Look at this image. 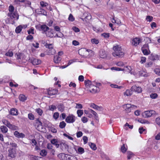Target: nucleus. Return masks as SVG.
<instances>
[{
  "label": "nucleus",
  "mask_w": 160,
  "mask_h": 160,
  "mask_svg": "<svg viewBox=\"0 0 160 160\" xmlns=\"http://www.w3.org/2000/svg\"><path fill=\"white\" fill-rule=\"evenodd\" d=\"M14 7L10 5L8 7L9 12L7 16L11 19L18 20L19 19V16L17 11H14Z\"/></svg>",
  "instance_id": "f257e3e1"
},
{
  "label": "nucleus",
  "mask_w": 160,
  "mask_h": 160,
  "mask_svg": "<svg viewBox=\"0 0 160 160\" xmlns=\"http://www.w3.org/2000/svg\"><path fill=\"white\" fill-rule=\"evenodd\" d=\"M114 52L112 53V55L114 57L120 58L123 57L124 53L122 51V49L121 47L118 45H116L113 47Z\"/></svg>",
  "instance_id": "f03ea898"
},
{
  "label": "nucleus",
  "mask_w": 160,
  "mask_h": 160,
  "mask_svg": "<svg viewBox=\"0 0 160 160\" xmlns=\"http://www.w3.org/2000/svg\"><path fill=\"white\" fill-rule=\"evenodd\" d=\"M123 108L125 112L128 113L133 112L137 108V106L130 104H126L123 105Z\"/></svg>",
  "instance_id": "7ed1b4c3"
},
{
  "label": "nucleus",
  "mask_w": 160,
  "mask_h": 160,
  "mask_svg": "<svg viewBox=\"0 0 160 160\" xmlns=\"http://www.w3.org/2000/svg\"><path fill=\"white\" fill-rule=\"evenodd\" d=\"M61 157L62 159L64 160H78L77 158L75 156L61 153L59 154L58 157Z\"/></svg>",
  "instance_id": "20e7f679"
},
{
  "label": "nucleus",
  "mask_w": 160,
  "mask_h": 160,
  "mask_svg": "<svg viewBox=\"0 0 160 160\" xmlns=\"http://www.w3.org/2000/svg\"><path fill=\"white\" fill-rule=\"evenodd\" d=\"M141 50L144 55H148L150 53L148 44H145L141 48Z\"/></svg>",
  "instance_id": "39448f33"
},
{
  "label": "nucleus",
  "mask_w": 160,
  "mask_h": 160,
  "mask_svg": "<svg viewBox=\"0 0 160 160\" xmlns=\"http://www.w3.org/2000/svg\"><path fill=\"white\" fill-rule=\"evenodd\" d=\"M142 42L141 39L139 37H135L131 39V42L132 46L136 47Z\"/></svg>",
  "instance_id": "423d86ee"
},
{
  "label": "nucleus",
  "mask_w": 160,
  "mask_h": 160,
  "mask_svg": "<svg viewBox=\"0 0 160 160\" xmlns=\"http://www.w3.org/2000/svg\"><path fill=\"white\" fill-rule=\"evenodd\" d=\"M78 54L83 57H86L88 54V52L85 48H81L78 51Z\"/></svg>",
  "instance_id": "0eeeda50"
},
{
  "label": "nucleus",
  "mask_w": 160,
  "mask_h": 160,
  "mask_svg": "<svg viewBox=\"0 0 160 160\" xmlns=\"http://www.w3.org/2000/svg\"><path fill=\"white\" fill-rule=\"evenodd\" d=\"M75 120V116L72 115H69L66 118L65 121L68 123H72Z\"/></svg>",
  "instance_id": "6e6552de"
},
{
  "label": "nucleus",
  "mask_w": 160,
  "mask_h": 160,
  "mask_svg": "<svg viewBox=\"0 0 160 160\" xmlns=\"http://www.w3.org/2000/svg\"><path fill=\"white\" fill-rule=\"evenodd\" d=\"M131 90L133 92H137L138 93H140L142 92V89L139 86H138L136 85L132 86L131 88Z\"/></svg>",
  "instance_id": "1a4fd4ad"
},
{
  "label": "nucleus",
  "mask_w": 160,
  "mask_h": 160,
  "mask_svg": "<svg viewBox=\"0 0 160 160\" xmlns=\"http://www.w3.org/2000/svg\"><path fill=\"white\" fill-rule=\"evenodd\" d=\"M90 92L93 94L96 93L100 91L99 88H97L94 85L90 86Z\"/></svg>",
  "instance_id": "9d476101"
},
{
  "label": "nucleus",
  "mask_w": 160,
  "mask_h": 160,
  "mask_svg": "<svg viewBox=\"0 0 160 160\" xmlns=\"http://www.w3.org/2000/svg\"><path fill=\"white\" fill-rule=\"evenodd\" d=\"M8 156L9 157H10L12 158H13L16 157V151L13 148H10L8 150Z\"/></svg>",
  "instance_id": "9b49d317"
},
{
  "label": "nucleus",
  "mask_w": 160,
  "mask_h": 160,
  "mask_svg": "<svg viewBox=\"0 0 160 160\" xmlns=\"http://www.w3.org/2000/svg\"><path fill=\"white\" fill-rule=\"evenodd\" d=\"M47 92L48 95L51 96L57 94L58 92V90L56 89L49 88L48 89Z\"/></svg>",
  "instance_id": "f8f14e48"
},
{
  "label": "nucleus",
  "mask_w": 160,
  "mask_h": 160,
  "mask_svg": "<svg viewBox=\"0 0 160 160\" xmlns=\"http://www.w3.org/2000/svg\"><path fill=\"white\" fill-rule=\"evenodd\" d=\"M33 125L38 130L40 129V127H42V123L39 120V118H37L35 120V122L34 123Z\"/></svg>",
  "instance_id": "ddd939ff"
},
{
  "label": "nucleus",
  "mask_w": 160,
  "mask_h": 160,
  "mask_svg": "<svg viewBox=\"0 0 160 160\" xmlns=\"http://www.w3.org/2000/svg\"><path fill=\"white\" fill-rule=\"evenodd\" d=\"M36 12L37 14H41L45 16H47V12L44 9L42 8H38L36 10Z\"/></svg>",
  "instance_id": "4468645a"
},
{
  "label": "nucleus",
  "mask_w": 160,
  "mask_h": 160,
  "mask_svg": "<svg viewBox=\"0 0 160 160\" xmlns=\"http://www.w3.org/2000/svg\"><path fill=\"white\" fill-rule=\"evenodd\" d=\"M155 111L153 110L146 111L144 112L145 117L146 118L151 117L153 114H155Z\"/></svg>",
  "instance_id": "2eb2a0df"
},
{
  "label": "nucleus",
  "mask_w": 160,
  "mask_h": 160,
  "mask_svg": "<svg viewBox=\"0 0 160 160\" xmlns=\"http://www.w3.org/2000/svg\"><path fill=\"white\" fill-rule=\"evenodd\" d=\"M149 59L152 61L158 60H159V56L152 53L149 56Z\"/></svg>",
  "instance_id": "dca6fc26"
},
{
  "label": "nucleus",
  "mask_w": 160,
  "mask_h": 160,
  "mask_svg": "<svg viewBox=\"0 0 160 160\" xmlns=\"http://www.w3.org/2000/svg\"><path fill=\"white\" fill-rule=\"evenodd\" d=\"M14 135L16 137L18 138H23L25 137V135L24 134L22 133H20L18 131H15L14 132Z\"/></svg>",
  "instance_id": "f3484780"
},
{
  "label": "nucleus",
  "mask_w": 160,
  "mask_h": 160,
  "mask_svg": "<svg viewBox=\"0 0 160 160\" xmlns=\"http://www.w3.org/2000/svg\"><path fill=\"white\" fill-rule=\"evenodd\" d=\"M84 15L85 16L84 18H81V19L83 21H85L86 22H88L89 20H90L92 18V16L90 14H87V15L84 14Z\"/></svg>",
  "instance_id": "a211bd4d"
},
{
  "label": "nucleus",
  "mask_w": 160,
  "mask_h": 160,
  "mask_svg": "<svg viewBox=\"0 0 160 160\" xmlns=\"http://www.w3.org/2000/svg\"><path fill=\"white\" fill-rule=\"evenodd\" d=\"M31 62L34 65H38L41 63V61L37 59L33 58L31 60Z\"/></svg>",
  "instance_id": "6ab92c4d"
},
{
  "label": "nucleus",
  "mask_w": 160,
  "mask_h": 160,
  "mask_svg": "<svg viewBox=\"0 0 160 160\" xmlns=\"http://www.w3.org/2000/svg\"><path fill=\"white\" fill-rule=\"evenodd\" d=\"M133 94V91L130 89H128L123 93V95L125 96H131Z\"/></svg>",
  "instance_id": "aec40b11"
},
{
  "label": "nucleus",
  "mask_w": 160,
  "mask_h": 160,
  "mask_svg": "<svg viewBox=\"0 0 160 160\" xmlns=\"http://www.w3.org/2000/svg\"><path fill=\"white\" fill-rule=\"evenodd\" d=\"M10 113L11 115L13 116H16L18 115V110L15 108H12L11 109Z\"/></svg>",
  "instance_id": "412c9836"
},
{
  "label": "nucleus",
  "mask_w": 160,
  "mask_h": 160,
  "mask_svg": "<svg viewBox=\"0 0 160 160\" xmlns=\"http://www.w3.org/2000/svg\"><path fill=\"white\" fill-rule=\"evenodd\" d=\"M41 30H42L45 33L49 29V28L46 25H41Z\"/></svg>",
  "instance_id": "4be33fe9"
},
{
  "label": "nucleus",
  "mask_w": 160,
  "mask_h": 160,
  "mask_svg": "<svg viewBox=\"0 0 160 160\" xmlns=\"http://www.w3.org/2000/svg\"><path fill=\"white\" fill-rule=\"evenodd\" d=\"M61 60V58L58 55H56L54 57V62L56 63H59Z\"/></svg>",
  "instance_id": "5701e85b"
},
{
  "label": "nucleus",
  "mask_w": 160,
  "mask_h": 160,
  "mask_svg": "<svg viewBox=\"0 0 160 160\" xmlns=\"http://www.w3.org/2000/svg\"><path fill=\"white\" fill-rule=\"evenodd\" d=\"M57 108L58 110L62 112H63L64 110V107L63 104L60 103L58 105Z\"/></svg>",
  "instance_id": "b1692460"
},
{
  "label": "nucleus",
  "mask_w": 160,
  "mask_h": 160,
  "mask_svg": "<svg viewBox=\"0 0 160 160\" xmlns=\"http://www.w3.org/2000/svg\"><path fill=\"white\" fill-rule=\"evenodd\" d=\"M121 150L122 152L123 153H125L127 150V145L126 144L123 143L121 147Z\"/></svg>",
  "instance_id": "393cba45"
},
{
  "label": "nucleus",
  "mask_w": 160,
  "mask_h": 160,
  "mask_svg": "<svg viewBox=\"0 0 160 160\" xmlns=\"http://www.w3.org/2000/svg\"><path fill=\"white\" fill-rule=\"evenodd\" d=\"M23 27L21 25H20L17 27L15 29V32L17 33H19L21 32Z\"/></svg>",
  "instance_id": "a878e982"
},
{
  "label": "nucleus",
  "mask_w": 160,
  "mask_h": 160,
  "mask_svg": "<svg viewBox=\"0 0 160 160\" xmlns=\"http://www.w3.org/2000/svg\"><path fill=\"white\" fill-rule=\"evenodd\" d=\"M19 100L22 102H24L27 99V97L23 94H20L19 96Z\"/></svg>",
  "instance_id": "bb28decb"
},
{
  "label": "nucleus",
  "mask_w": 160,
  "mask_h": 160,
  "mask_svg": "<svg viewBox=\"0 0 160 160\" xmlns=\"http://www.w3.org/2000/svg\"><path fill=\"white\" fill-rule=\"evenodd\" d=\"M0 130L3 133H7L8 131V128L5 126H2L0 127Z\"/></svg>",
  "instance_id": "cd10ccee"
},
{
  "label": "nucleus",
  "mask_w": 160,
  "mask_h": 160,
  "mask_svg": "<svg viewBox=\"0 0 160 160\" xmlns=\"http://www.w3.org/2000/svg\"><path fill=\"white\" fill-rule=\"evenodd\" d=\"M8 128L12 130H15L18 129V127L11 123L9 124Z\"/></svg>",
  "instance_id": "c85d7f7f"
},
{
  "label": "nucleus",
  "mask_w": 160,
  "mask_h": 160,
  "mask_svg": "<svg viewBox=\"0 0 160 160\" xmlns=\"http://www.w3.org/2000/svg\"><path fill=\"white\" fill-rule=\"evenodd\" d=\"M52 31V30L51 29L50 31H49L47 32H46L45 33L46 35V36L48 37L51 38L53 37V35Z\"/></svg>",
  "instance_id": "c756f323"
},
{
  "label": "nucleus",
  "mask_w": 160,
  "mask_h": 160,
  "mask_svg": "<svg viewBox=\"0 0 160 160\" xmlns=\"http://www.w3.org/2000/svg\"><path fill=\"white\" fill-rule=\"evenodd\" d=\"M47 154V151L45 149L42 150L40 152V155L42 157H45L46 156Z\"/></svg>",
  "instance_id": "7c9ffc66"
},
{
  "label": "nucleus",
  "mask_w": 160,
  "mask_h": 160,
  "mask_svg": "<svg viewBox=\"0 0 160 160\" xmlns=\"http://www.w3.org/2000/svg\"><path fill=\"white\" fill-rule=\"evenodd\" d=\"M91 42L93 44H97L99 43V40L95 38H92L91 40Z\"/></svg>",
  "instance_id": "2f4dec72"
},
{
  "label": "nucleus",
  "mask_w": 160,
  "mask_h": 160,
  "mask_svg": "<svg viewBox=\"0 0 160 160\" xmlns=\"http://www.w3.org/2000/svg\"><path fill=\"white\" fill-rule=\"evenodd\" d=\"M89 145L90 148L93 150H95L97 149V148L96 145L92 143L91 142L89 143Z\"/></svg>",
  "instance_id": "473e14b6"
},
{
  "label": "nucleus",
  "mask_w": 160,
  "mask_h": 160,
  "mask_svg": "<svg viewBox=\"0 0 160 160\" xmlns=\"http://www.w3.org/2000/svg\"><path fill=\"white\" fill-rule=\"evenodd\" d=\"M84 84L85 85L86 87L89 86L90 85H92V82L91 81L88 80H85L84 81Z\"/></svg>",
  "instance_id": "72a5a7b5"
},
{
  "label": "nucleus",
  "mask_w": 160,
  "mask_h": 160,
  "mask_svg": "<svg viewBox=\"0 0 160 160\" xmlns=\"http://www.w3.org/2000/svg\"><path fill=\"white\" fill-rule=\"evenodd\" d=\"M139 132L140 134H142L143 132L144 134H146V130L144 129L143 127H140L139 128Z\"/></svg>",
  "instance_id": "f704fd0d"
},
{
  "label": "nucleus",
  "mask_w": 160,
  "mask_h": 160,
  "mask_svg": "<svg viewBox=\"0 0 160 160\" xmlns=\"http://www.w3.org/2000/svg\"><path fill=\"white\" fill-rule=\"evenodd\" d=\"M48 108L49 110L51 111H53L57 109V107L53 105L49 106Z\"/></svg>",
  "instance_id": "c9c22d12"
},
{
  "label": "nucleus",
  "mask_w": 160,
  "mask_h": 160,
  "mask_svg": "<svg viewBox=\"0 0 160 160\" xmlns=\"http://www.w3.org/2000/svg\"><path fill=\"white\" fill-rule=\"evenodd\" d=\"M124 71H127V72H130L131 70V67L129 66H125L123 68Z\"/></svg>",
  "instance_id": "e433bc0d"
},
{
  "label": "nucleus",
  "mask_w": 160,
  "mask_h": 160,
  "mask_svg": "<svg viewBox=\"0 0 160 160\" xmlns=\"http://www.w3.org/2000/svg\"><path fill=\"white\" fill-rule=\"evenodd\" d=\"M66 125L65 122L63 121L60 123L59 126L62 129L65 127Z\"/></svg>",
  "instance_id": "4c0bfd02"
},
{
  "label": "nucleus",
  "mask_w": 160,
  "mask_h": 160,
  "mask_svg": "<svg viewBox=\"0 0 160 160\" xmlns=\"http://www.w3.org/2000/svg\"><path fill=\"white\" fill-rule=\"evenodd\" d=\"M78 153L80 154H82L84 152V148L81 147H80L78 149Z\"/></svg>",
  "instance_id": "58836bf2"
},
{
  "label": "nucleus",
  "mask_w": 160,
  "mask_h": 160,
  "mask_svg": "<svg viewBox=\"0 0 160 160\" xmlns=\"http://www.w3.org/2000/svg\"><path fill=\"white\" fill-rule=\"evenodd\" d=\"M40 5L43 8L47 6L48 5V3L44 1H42L40 2Z\"/></svg>",
  "instance_id": "ea45409f"
},
{
  "label": "nucleus",
  "mask_w": 160,
  "mask_h": 160,
  "mask_svg": "<svg viewBox=\"0 0 160 160\" xmlns=\"http://www.w3.org/2000/svg\"><path fill=\"white\" fill-rule=\"evenodd\" d=\"M13 53L12 52L11 50H9L8 52L5 54V55L9 56L10 57H12L13 56Z\"/></svg>",
  "instance_id": "a19ab883"
},
{
  "label": "nucleus",
  "mask_w": 160,
  "mask_h": 160,
  "mask_svg": "<svg viewBox=\"0 0 160 160\" xmlns=\"http://www.w3.org/2000/svg\"><path fill=\"white\" fill-rule=\"evenodd\" d=\"M2 122L4 124L6 125L8 127L10 123V122L7 120L6 119H3L2 120Z\"/></svg>",
  "instance_id": "79ce46f5"
},
{
  "label": "nucleus",
  "mask_w": 160,
  "mask_h": 160,
  "mask_svg": "<svg viewBox=\"0 0 160 160\" xmlns=\"http://www.w3.org/2000/svg\"><path fill=\"white\" fill-rule=\"evenodd\" d=\"M90 107L97 110H98L100 108L98 106L93 103H91V104Z\"/></svg>",
  "instance_id": "37998d69"
},
{
  "label": "nucleus",
  "mask_w": 160,
  "mask_h": 160,
  "mask_svg": "<svg viewBox=\"0 0 160 160\" xmlns=\"http://www.w3.org/2000/svg\"><path fill=\"white\" fill-rule=\"evenodd\" d=\"M111 70H115L117 71H124V69L123 68H117L115 67H112L111 68Z\"/></svg>",
  "instance_id": "c03bdc74"
},
{
  "label": "nucleus",
  "mask_w": 160,
  "mask_h": 160,
  "mask_svg": "<svg viewBox=\"0 0 160 160\" xmlns=\"http://www.w3.org/2000/svg\"><path fill=\"white\" fill-rule=\"evenodd\" d=\"M154 72L156 74L160 76V68H156L154 69Z\"/></svg>",
  "instance_id": "a18cd8bd"
},
{
  "label": "nucleus",
  "mask_w": 160,
  "mask_h": 160,
  "mask_svg": "<svg viewBox=\"0 0 160 160\" xmlns=\"http://www.w3.org/2000/svg\"><path fill=\"white\" fill-rule=\"evenodd\" d=\"M36 112H37L38 114L40 115L41 116L42 114V110L40 108H38L36 109Z\"/></svg>",
  "instance_id": "49530a36"
},
{
  "label": "nucleus",
  "mask_w": 160,
  "mask_h": 160,
  "mask_svg": "<svg viewBox=\"0 0 160 160\" xmlns=\"http://www.w3.org/2000/svg\"><path fill=\"white\" fill-rule=\"evenodd\" d=\"M150 96L152 99H155L158 97V95L156 93H152Z\"/></svg>",
  "instance_id": "de8ad7c7"
},
{
  "label": "nucleus",
  "mask_w": 160,
  "mask_h": 160,
  "mask_svg": "<svg viewBox=\"0 0 160 160\" xmlns=\"http://www.w3.org/2000/svg\"><path fill=\"white\" fill-rule=\"evenodd\" d=\"M28 117L30 120H34L35 118L34 115L32 113H29L28 115Z\"/></svg>",
  "instance_id": "09e8293b"
},
{
  "label": "nucleus",
  "mask_w": 160,
  "mask_h": 160,
  "mask_svg": "<svg viewBox=\"0 0 160 160\" xmlns=\"http://www.w3.org/2000/svg\"><path fill=\"white\" fill-rule=\"evenodd\" d=\"M77 113L78 117H81L83 114V111L82 110H78L77 111Z\"/></svg>",
  "instance_id": "8fccbe9b"
},
{
  "label": "nucleus",
  "mask_w": 160,
  "mask_h": 160,
  "mask_svg": "<svg viewBox=\"0 0 160 160\" xmlns=\"http://www.w3.org/2000/svg\"><path fill=\"white\" fill-rule=\"evenodd\" d=\"M153 64V63L152 62H147L145 64V67L147 68H149L152 66Z\"/></svg>",
  "instance_id": "3c124183"
},
{
  "label": "nucleus",
  "mask_w": 160,
  "mask_h": 160,
  "mask_svg": "<svg viewBox=\"0 0 160 160\" xmlns=\"http://www.w3.org/2000/svg\"><path fill=\"white\" fill-rule=\"evenodd\" d=\"M68 19L69 21L71 22H73L75 20V18L72 14H69Z\"/></svg>",
  "instance_id": "603ef678"
},
{
  "label": "nucleus",
  "mask_w": 160,
  "mask_h": 160,
  "mask_svg": "<svg viewBox=\"0 0 160 160\" xmlns=\"http://www.w3.org/2000/svg\"><path fill=\"white\" fill-rule=\"evenodd\" d=\"M101 36L104 38H108L110 36V34L108 33H103L102 34Z\"/></svg>",
  "instance_id": "864d4df0"
},
{
  "label": "nucleus",
  "mask_w": 160,
  "mask_h": 160,
  "mask_svg": "<svg viewBox=\"0 0 160 160\" xmlns=\"http://www.w3.org/2000/svg\"><path fill=\"white\" fill-rule=\"evenodd\" d=\"M93 84H94V85L97 88H99L102 86V84L100 82H97L96 81H94L93 82Z\"/></svg>",
  "instance_id": "5fc2aeb1"
},
{
  "label": "nucleus",
  "mask_w": 160,
  "mask_h": 160,
  "mask_svg": "<svg viewBox=\"0 0 160 160\" xmlns=\"http://www.w3.org/2000/svg\"><path fill=\"white\" fill-rule=\"evenodd\" d=\"M59 116V113L58 112H55L53 115V118L55 120L57 119L58 118Z\"/></svg>",
  "instance_id": "6e6d98bb"
},
{
  "label": "nucleus",
  "mask_w": 160,
  "mask_h": 160,
  "mask_svg": "<svg viewBox=\"0 0 160 160\" xmlns=\"http://www.w3.org/2000/svg\"><path fill=\"white\" fill-rule=\"evenodd\" d=\"M30 158L31 160H38V157L33 155H30Z\"/></svg>",
  "instance_id": "4d7b16f0"
},
{
  "label": "nucleus",
  "mask_w": 160,
  "mask_h": 160,
  "mask_svg": "<svg viewBox=\"0 0 160 160\" xmlns=\"http://www.w3.org/2000/svg\"><path fill=\"white\" fill-rule=\"evenodd\" d=\"M110 86L112 88H117L119 89H121L122 87V86H118V85L115 84H111L110 85Z\"/></svg>",
  "instance_id": "13d9d810"
},
{
  "label": "nucleus",
  "mask_w": 160,
  "mask_h": 160,
  "mask_svg": "<svg viewBox=\"0 0 160 160\" xmlns=\"http://www.w3.org/2000/svg\"><path fill=\"white\" fill-rule=\"evenodd\" d=\"M152 17L150 16H147L146 18V20H147V21H149V22L152 21Z\"/></svg>",
  "instance_id": "bf43d9fd"
},
{
  "label": "nucleus",
  "mask_w": 160,
  "mask_h": 160,
  "mask_svg": "<svg viewBox=\"0 0 160 160\" xmlns=\"http://www.w3.org/2000/svg\"><path fill=\"white\" fill-rule=\"evenodd\" d=\"M72 30L76 32H79L80 31L79 28L75 26L72 27Z\"/></svg>",
  "instance_id": "052dcab7"
},
{
  "label": "nucleus",
  "mask_w": 160,
  "mask_h": 160,
  "mask_svg": "<svg viewBox=\"0 0 160 160\" xmlns=\"http://www.w3.org/2000/svg\"><path fill=\"white\" fill-rule=\"evenodd\" d=\"M146 58L144 57H142L141 58V60L140 62L142 64L145 63L146 61Z\"/></svg>",
  "instance_id": "680f3d73"
},
{
  "label": "nucleus",
  "mask_w": 160,
  "mask_h": 160,
  "mask_svg": "<svg viewBox=\"0 0 160 160\" xmlns=\"http://www.w3.org/2000/svg\"><path fill=\"white\" fill-rule=\"evenodd\" d=\"M83 140V143L84 144H86L88 141V138L87 136H84L82 138Z\"/></svg>",
  "instance_id": "e2e57ef3"
},
{
  "label": "nucleus",
  "mask_w": 160,
  "mask_h": 160,
  "mask_svg": "<svg viewBox=\"0 0 160 160\" xmlns=\"http://www.w3.org/2000/svg\"><path fill=\"white\" fill-rule=\"evenodd\" d=\"M81 121L83 123H85L88 122V119L87 118L83 117L81 118Z\"/></svg>",
  "instance_id": "0e129e2a"
},
{
  "label": "nucleus",
  "mask_w": 160,
  "mask_h": 160,
  "mask_svg": "<svg viewBox=\"0 0 160 160\" xmlns=\"http://www.w3.org/2000/svg\"><path fill=\"white\" fill-rule=\"evenodd\" d=\"M133 155L134 154L132 152H129L127 156L128 159H130L133 156Z\"/></svg>",
  "instance_id": "69168bd1"
},
{
  "label": "nucleus",
  "mask_w": 160,
  "mask_h": 160,
  "mask_svg": "<svg viewBox=\"0 0 160 160\" xmlns=\"http://www.w3.org/2000/svg\"><path fill=\"white\" fill-rule=\"evenodd\" d=\"M34 29L33 28H31L29 29L28 30V33L29 34H30L31 33L32 34H34Z\"/></svg>",
  "instance_id": "338daca9"
},
{
  "label": "nucleus",
  "mask_w": 160,
  "mask_h": 160,
  "mask_svg": "<svg viewBox=\"0 0 160 160\" xmlns=\"http://www.w3.org/2000/svg\"><path fill=\"white\" fill-rule=\"evenodd\" d=\"M78 79L79 82H82L84 81V77L83 75H80L78 77Z\"/></svg>",
  "instance_id": "774afa93"
}]
</instances>
